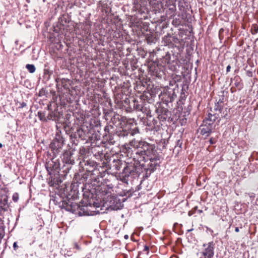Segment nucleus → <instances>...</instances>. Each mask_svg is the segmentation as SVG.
Instances as JSON below:
<instances>
[{"label":"nucleus","mask_w":258,"mask_h":258,"mask_svg":"<svg viewBox=\"0 0 258 258\" xmlns=\"http://www.w3.org/2000/svg\"><path fill=\"white\" fill-rule=\"evenodd\" d=\"M230 69H231V67L230 65H228L227 68H226V72L228 73L229 72H230Z\"/></svg>","instance_id":"nucleus-33"},{"label":"nucleus","mask_w":258,"mask_h":258,"mask_svg":"<svg viewBox=\"0 0 258 258\" xmlns=\"http://www.w3.org/2000/svg\"><path fill=\"white\" fill-rule=\"evenodd\" d=\"M227 108H226L225 109V111H221V113H220V112H219L218 113L221 114V118H224V119H228L229 118V117H228V111H227ZM222 111H223V109L222 110Z\"/></svg>","instance_id":"nucleus-21"},{"label":"nucleus","mask_w":258,"mask_h":258,"mask_svg":"<svg viewBox=\"0 0 258 258\" xmlns=\"http://www.w3.org/2000/svg\"><path fill=\"white\" fill-rule=\"evenodd\" d=\"M64 142V138L61 135V132L57 131L49 146L54 156L56 157L62 152Z\"/></svg>","instance_id":"nucleus-5"},{"label":"nucleus","mask_w":258,"mask_h":258,"mask_svg":"<svg viewBox=\"0 0 258 258\" xmlns=\"http://www.w3.org/2000/svg\"><path fill=\"white\" fill-rule=\"evenodd\" d=\"M240 79L238 77H235L233 79V81H234V85L236 87H241L240 86Z\"/></svg>","instance_id":"nucleus-23"},{"label":"nucleus","mask_w":258,"mask_h":258,"mask_svg":"<svg viewBox=\"0 0 258 258\" xmlns=\"http://www.w3.org/2000/svg\"><path fill=\"white\" fill-rule=\"evenodd\" d=\"M192 229L187 230V232H190L192 230Z\"/></svg>","instance_id":"nucleus-41"},{"label":"nucleus","mask_w":258,"mask_h":258,"mask_svg":"<svg viewBox=\"0 0 258 258\" xmlns=\"http://www.w3.org/2000/svg\"><path fill=\"white\" fill-rule=\"evenodd\" d=\"M214 256L211 255H202V256L200 258H213Z\"/></svg>","instance_id":"nucleus-28"},{"label":"nucleus","mask_w":258,"mask_h":258,"mask_svg":"<svg viewBox=\"0 0 258 258\" xmlns=\"http://www.w3.org/2000/svg\"><path fill=\"white\" fill-rule=\"evenodd\" d=\"M124 238L125 239H127L128 238V236L127 235H125L124 236Z\"/></svg>","instance_id":"nucleus-39"},{"label":"nucleus","mask_w":258,"mask_h":258,"mask_svg":"<svg viewBox=\"0 0 258 258\" xmlns=\"http://www.w3.org/2000/svg\"><path fill=\"white\" fill-rule=\"evenodd\" d=\"M128 134H130L129 132H128L126 131H124V130H122L118 132H117V136L119 137H122V138L127 136ZM130 134L131 135H133V134L132 133H130Z\"/></svg>","instance_id":"nucleus-19"},{"label":"nucleus","mask_w":258,"mask_h":258,"mask_svg":"<svg viewBox=\"0 0 258 258\" xmlns=\"http://www.w3.org/2000/svg\"><path fill=\"white\" fill-rule=\"evenodd\" d=\"M56 157L54 156L48 160L45 165L48 173L50 175L49 180L52 185H58L61 182L59 173L61 168L60 166V161Z\"/></svg>","instance_id":"nucleus-2"},{"label":"nucleus","mask_w":258,"mask_h":258,"mask_svg":"<svg viewBox=\"0 0 258 258\" xmlns=\"http://www.w3.org/2000/svg\"><path fill=\"white\" fill-rule=\"evenodd\" d=\"M54 114L52 113H50L47 116V120H53L54 119Z\"/></svg>","instance_id":"nucleus-25"},{"label":"nucleus","mask_w":258,"mask_h":258,"mask_svg":"<svg viewBox=\"0 0 258 258\" xmlns=\"http://www.w3.org/2000/svg\"><path fill=\"white\" fill-rule=\"evenodd\" d=\"M235 231L236 232H238L239 231V228L238 227H235Z\"/></svg>","instance_id":"nucleus-37"},{"label":"nucleus","mask_w":258,"mask_h":258,"mask_svg":"<svg viewBox=\"0 0 258 258\" xmlns=\"http://www.w3.org/2000/svg\"><path fill=\"white\" fill-rule=\"evenodd\" d=\"M109 164L110 169L112 170L118 171L123 168L122 171L119 174V177L120 180L124 183H127L129 180L139 176L137 167L134 164L114 158L110 159Z\"/></svg>","instance_id":"nucleus-1"},{"label":"nucleus","mask_w":258,"mask_h":258,"mask_svg":"<svg viewBox=\"0 0 258 258\" xmlns=\"http://www.w3.org/2000/svg\"><path fill=\"white\" fill-rule=\"evenodd\" d=\"M61 157L64 164L61 167V170H62L63 172L67 174L71 169L72 165L75 164V158L73 157V151L66 150Z\"/></svg>","instance_id":"nucleus-6"},{"label":"nucleus","mask_w":258,"mask_h":258,"mask_svg":"<svg viewBox=\"0 0 258 258\" xmlns=\"http://www.w3.org/2000/svg\"><path fill=\"white\" fill-rule=\"evenodd\" d=\"M17 242H15L13 244V247L14 248V249H16V248L17 247Z\"/></svg>","instance_id":"nucleus-36"},{"label":"nucleus","mask_w":258,"mask_h":258,"mask_svg":"<svg viewBox=\"0 0 258 258\" xmlns=\"http://www.w3.org/2000/svg\"><path fill=\"white\" fill-rule=\"evenodd\" d=\"M145 142V141H137L134 140L130 142V146L135 149V151L137 156L136 157H140L141 154H142Z\"/></svg>","instance_id":"nucleus-10"},{"label":"nucleus","mask_w":258,"mask_h":258,"mask_svg":"<svg viewBox=\"0 0 258 258\" xmlns=\"http://www.w3.org/2000/svg\"><path fill=\"white\" fill-rule=\"evenodd\" d=\"M19 200V195L18 193H15L13 196V200L15 202H17Z\"/></svg>","instance_id":"nucleus-26"},{"label":"nucleus","mask_w":258,"mask_h":258,"mask_svg":"<svg viewBox=\"0 0 258 258\" xmlns=\"http://www.w3.org/2000/svg\"><path fill=\"white\" fill-rule=\"evenodd\" d=\"M3 147V144L2 143H0V148H2Z\"/></svg>","instance_id":"nucleus-42"},{"label":"nucleus","mask_w":258,"mask_h":258,"mask_svg":"<svg viewBox=\"0 0 258 258\" xmlns=\"http://www.w3.org/2000/svg\"><path fill=\"white\" fill-rule=\"evenodd\" d=\"M223 103L222 100L220 99L219 101L215 103V105L214 107V110L215 111H218L220 113H221L222 110L223 109V107L221 106V104Z\"/></svg>","instance_id":"nucleus-18"},{"label":"nucleus","mask_w":258,"mask_h":258,"mask_svg":"<svg viewBox=\"0 0 258 258\" xmlns=\"http://www.w3.org/2000/svg\"><path fill=\"white\" fill-rule=\"evenodd\" d=\"M110 3L108 1H101L97 3V7L101 9L103 13L107 15L110 12L111 8L110 7Z\"/></svg>","instance_id":"nucleus-13"},{"label":"nucleus","mask_w":258,"mask_h":258,"mask_svg":"<svg viewBox=\"0 0 258 258\" xmlns=\"http://www.w3.org/2000/svg\"><path fill=\"white\" fill-rule=\"evenodd\" d=\"M70 137L72 144L76 146L78 144L79 139L86 140V133L81 127L78 126L76 131L72 132Z\"/></svg>","instance_id":"nucleus-8"},{"label":"nucleus","mask_w":258,"mask_h":258,"mask_svg":"<svg viewBox=\"0 0 258 258\" xmlns=\"http://www.w3.org/2000/svg\"><path fill=\"white\" fill-rule=\"evenodd\" d=\"M27 104L25 102H23L22 103H20V106H19V108H23L26 106Z\"/></svg>","instance_id":"nucleus-30"},{"label":"nucleus","mask_w":258,"mask_h":258,"mask_svg":"<svg viewBox=\"0 0 258 258\" xmlns=\"http://www.w3.org/2000/svg\"><path fill=\"white\" fill-rule=\"evenodd\" d=\"M110 207H112V208L113 209H115V210H117L118 209H119V206H117V205H115L114 206H113L112 205H110Z\"/></svg>","instance_id":"nucleus-31"},{"label":"nucleus","mask_w":258,"mask_h":258,"mask_svg":"<svg viewBox=\"0 0 258 258\" xmlns=\"http://www.w3.org/2000/svg\"><path fill=\"white\" fill-rule=\"evenodd\" d=\"M157 111L158 114V117L160 121L170 120L171 112L167 108L161 107L158 109Z\"/></svg>","instance_id":"nucleus-11"},{"label":"nucleus","mask_w":258,"mask_h":258,"mask_svg":"<svg viewBox=\"0 0 258 258\" xmlns=\"http://www.w3.org/2000/svg\"><path fill=\"white\" fill-rule=\"evenodd\" d=\"M26 68L30 73H34L36 70L34 64H27L26 66Z\"/></svg>","instance_id":"nucleus-20"},{"label":"nucleus","mask_w":258,"mask_h":258,"mask_svg":"<svg viewBox=\"0 0 258 258\" xmlns=\"http://www.w3.org/2000/svg\"><path fill=\"white\" fill-rule=\"evenodd\" d=\"M203 246L205 247V249L202 252V255H211L214 256L215 243L213 241L208 242V243H204Z\"/></svg>","instance_id":"nucleus-12"},{"label":"nucleus","mask_w":258,"mask_h":258,"mask_svg":"<svg viewBox=\"0 0 258 258\" xmlns=\"http://www.w3.org/2000/svg\"><path fill=\"white\" fill-rule=\"evenodd\" d=\"M215 110L211 109V112H209L203 120V123H209L212 125L216 122L218 125L221 120V117L219 113L215 112Z\"/></svg>","instance_id":"nucleus-9"},{"label":"nucleus","mask_w":258,"mask_h":258,"mask_svg":"<svg viewBox=\"0 0 258 258\" xmlns=\"http://www.w3.org/2000/svg\"><path fill=\"white\" fill-rule=\"evenodd\" d=\"M146 163L141 165L146 171V175L148 176L150 175L154 170L156 169L157 166H159L160 163V156L156 151L155 153L152 154L146 157V159L144 160Z\"/></svg>","instance_id":"nucleus-4"},{"label":"nucleus","mask_w":258,"mask_h":258,"mask_svg":"<svg viewBox=\"0 0 258 258\" xmlns=\"http://www.w3.org/2000/svg\"><path fill=\"white\" fill-rule=\"evenodd\" d=\"M253 30H254L255 33H257L258 32V26L254 25L253 26Z\"/></svg>","instance_id":"nucleus-29"},{"label":"nucleus","mask_w":258,"mask_h":258,"mask_svg":"<svg viewBox=\"0 0 258 258\" xmlns=\"http://www.w3.org/2000/svg\"><path fill=\"white\" fill-rule=\"evenodd\" d=\"M60 207L62 209H64L67 211H70L76 215L79 216H82L85 215H89V212L86 211V208L87 207L81 206L77 203H73L70 200L68 201H62Z\"/></svg>","instance_id":"nucleus-3"},{"label":"nucleus","mask_w":258,"mask_h":258,"mask_svg":"<svg viewBox=\"0 0 258 258\" xmlns=\"http://www.w3.org/2000/svg\"><path fill=\"white\" fill-rule=\"evenodd\" d=\"M204 124L201 125L202 128H200L201 130V134L202 135H205L206 137H208L212 132L213 125L209 124L204 123Z\"/></svg>","instance_id":"nucleus-15"},{"label":"nucleus","mask_w":258,"mask_h":258,"mask_svg":"<svg viewBox=\"0 0 258 258\" xmlns=\"http://www.w3.org/2000/svg\"><path fill=\"white\" fill-rule=\"evenodd\" d=\"M144 102L142 101L139 102L137 100H134V108L137 111H140L142 112H144L146 109L143 105Z\"/></svg>","instance_id":"nucleus-16"},{"label":"nucleus","mask_w":258,"mask_h":258,"mask_svg":"<svg viewBox=\"0 0 258 258\" xmlns=\"http://www.w3.org/2000/svg\"><path fill=\"white\" fill-rule=\"evenodd\" d=\"M38 116L40 119L42 121H47V117H45V113L41 111L38 112Z\"/></svg>","instance_id":"nucleus-22"},{"label":"nucleus","mask_w":258,"mask_h":258,"mask_svg":"<svg viewBox=\"0 0 258 258\" xmlns=\"http://www.w3.org/2000/svg\"><path fill=\"white\" fill-rule=\"evenodd\" d=\"M117 201H119L116 198H115L114 199H113V203H114L115 202H117ZM117 204V203H116Z\"/></svg>","instance_id":"nucleus-38"},{"label":"nucleus","mask_w":258,"mask_h":258,"mask_svg":"<svg viewBox=\"0 0 258 258\" xmlns=\"http://www.w3.org/2000/svg\"><path fill=\"white\" fill-rule=\"evenodd\" d=\"M55 81H56V82L58 83L59 81V78H57L55 79Z\"/></svg>","instance_id":"nucleus-40"},{"label":"nucleus","mask_w":258,"mask_h":258,"mask_svg":"<svg viewBox=\"0 0 258 258\" xmlns=\"http://www.w3.org/2000/svg\"><path fill=\"white\" fill-rule=\"evenodd\" d=\"M209 142L210 143V144H214L215 143V142L212 139H210V140H209Z\"/></svg>","instance_id":"nucleus-35"},{"label":"nucleus","mask_w":258,"mask_h":258,"mask_svg":"<svg viewBox=\"0 0 258 258\" xmlns=\"http://www.w3.org/2000/svg\"><path fill=\"white\" fill-rule=\"evenodd\" d=\"M60 81H61V83L62 84H63V83H64L65 82H66L67 80H66V79L62 78V79H60Z\"/></svg>","instance_id":"nucleus-34"},{"label":"nucleus","mask_w":258,"mask_h":258,"mask_svg":"<svg viewBox=\"0 0 258 258\" xmlns=\"http://www.w3.org/2000/svg\"><path fill=\"white\" fill-rule=\"evenodd\" d=\"M74 248H75L78 250H81L80 246L77 243H74Z\"/></svg>","instance_id":"nucleus-27"},{"label":"nucleus","mask_w":258,"mask_h":258,"mask_svg":"<svg viewBox=\"0 0 258 258\" xmlns=\"http://www.w3.org/2000/svg\"><path fill=\"white\" fill-rule=\"evenodd\" d=\"M174 96H176L175 95H174V93L173 92L171 94H169V98L167 100V102H172L174 99Z\"/></svg>","instance_id":"nucleus-24"},{"label":"nucleus","mask_w":258,"mask_h":258,"mask_svg":"<svg viewBox=\"0 0 258 258\" xmlns=\"http://www.w3.org/2000/svg\"><path fill=\"white\" fill-rule=\"evenodd\" d=\"M150 5L154 8L156 11H160L164 8V0H148Z\"/></svg>","instance_id":"nucleus-14"},{"label":"nucleus","mask_w":258,"mask_h":258,"mask_svg":"<svg viewBox=\"0 0 258 258\" xmlns=\"http://www.w3.org/2000/svg\"><path fill=\"white\" fill-rule=\"evenodd\" d=\"M149 250V248L147 245H145L144 251H148Z\"/></svg>","instance_id":"nucleus-32"},{"label":"nucleus","mask_w":258,"mask_h":258,"mask_svg":"<svg viewBox=\"0 0 258 258\" xmlns=\"http://www.w3.org/2000/svg\"><path fill=\"white\" fill-rule=\"evenodd\" d=\"M176 0L173 1H168L165 2V6L167 8H168V10L172 13H174L176 10V5H175Z\"/></svg>","instance_id":"nucleus-17"},{"label":"nucleus","mask_w":258,"mask_h":258,"mask_svg":"<svg viewBox=\"0 0 258 258\" xmlns=\"http://www.w3.org/2000/svg\"><path fill=\"white\" fill-rule=\"evenodd\" d=\"M142 154L140 157L135 156L134 158L135 159H137L139 163H140L141 161H144V160L146 159V157L152 155V154L157 151L153 145L150 144L146 142H145Z\"/></svg>","instance_id":"nucleus-7"}]
</instances>
